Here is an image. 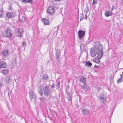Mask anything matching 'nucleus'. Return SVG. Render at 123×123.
Returning <instances> with one entry per match:
<instances>
[{"instance_id":"obj_47","label":"nucleus","mask_w":123,"mask_h":123,"mask_svg":"<svg viewBox=\"0 0 123 123\" xmlns=\"http://www.w3.org/2000/svg\"><path fill=\"white\" fill-rule=\"evenodd\" d=\"M122 78V80H123V77Z\"/></svg>"},{"instance_id":"obj_4","label":"nucleus","mask_w":123,"mask_h":123,"mask_svg":"<svg viewBox=\"0 0 123 123\" xmlns=\"http://www.w3.org/2000/svg\"><path fill=\"white\" fill-rule=\"evenodd\" d=\"M29 96L30 100L31 101L35 100V92L33 91L30 90L29 92Z\"/></svg>"},{"instance_id":"obj_43","label":"nucleus","mask_w":123,"mask_h":123,"mask_svg":"<svg viewBox=\"0 0 123 123\" xmlns=\"http://www.w3.org/2000/svg\"><path fill=\"white\" fill-rule=\"evenodd\" d=\"M2 16V13H1V14L0 15V17H1Z\"/></svg>"},{"instance_id":"obj_1","label":"nucleus","mask_w":123,"mask_h":123,"mask_svg":"<svg viewBox=\"0 0 123 123\" xmlns=\"http://www.w3.org/2000/svg\"><path fill=\"white\" fill-rule=\"evenodd\" d=\"M103 47L99 42H95V44L91 50L90 55L93 57L97 54V57L99 59H101L103 54Z\"/></svg>"},{"instance_id":"obj_34","label":"nucleus","mask_w":123,"mask_h":123,"mask_svg":"<svg viewBox=\"0 0 123 123\" xmlns=\"http://www.w3.org/2000/svg\"><path fill=\"white\" fill-rule=\"evenodd\" d=\"M55 87V85L54 84H53L51 86V88H54Z\"/></svg>"},{"instance_id":"obj_45","label":"nucleus","mask_w":123,"mask_h":123,"mask_svg":"<svg viewBox=\"0 0 123 123\" xmlns=\"http://www.w3.org/2000/svg\"><path fill=\"white\" fill-rule=\"evenodd\" d=\"M67 87H68V86Z\"/></svg>"},{"instance_id":"obj_22","label":"nucleus","mask_w":123,"mask_h":123,"mask_svg":"<svg viewBox=\"0 0 123 123\" xmlns=\"http://www.w3.org/2000/svg\"><path fill=\"white\" fill-rule=\"evenodd\" d=\"M98 60L96 59V58H95L93 59V61L95 62L96 63L98 64H99L100 62V59H99L98 58Z\"/></svg>"},{"instance_id":"obj_35","label":"nucleus","mask_w":123,"mask_h":123,"mask_svg":"<svg viewBox=\"0 0 123 123\" xmlns=\"http://www.w3.org/2000/svg\"><path fill=\"white\" fill-rule=\"evenodd\" d=\"M22 45L24 46H26V44H25V42H23L22 43Z\"/></svg>"},{"instance_id":"obj_19","label":"nucleus","mask_w":123,"mask_h":123,"mask_svg":"<svg viewBox=\"0 0 123 123\" xmlns=\"http://www.w3.org/2000/svg\"><path fill=\"white\" fill-rule=\"evenodd\" d=\"M81 89H83L84 90V91H86V89H87V88L86 87V84H83L82 86H81Z\"/></svg>"},{"instance_id":"obj_32","label":"nucleus","mask_w":123,"mask_h":123,"mask_svg":"<svg viewBox=\"0 0 123 123\" xmlns=\"http://www.w3.org/2000/svg\"><path fill=\"white\" fill-rule=\"evenodd\" d=\"M122 78H121L120 79H118L117 80V82L118 83L119 82H121L122 81H123V80H122Z\"/></svg>"},{"instance_id":"obj_17","label":"nucleus","mask_w":123,"mask_h":123,"mask_svg":"<svg viewBox=\"0 0 123 123\" xmlns=\"http://www.w3.org/2000/svg\"><path fill=\"white\" fill-rule=\"evenodd\" d=\"M112 14V13L109 11H106L105 13V16L107 17L111 16Z\"/></svg>"},{"instance_id":"obj_15","label":"nucleus","mask_w":123,"mask_h":123,"mask_svg":"<svg viewBox=\"0 0 123 123\" xmlns=\"http://www.w3.org/2000/svg\"><path fill=\"white\" fill-rule=\"evenodd\" d=\"M84 63L85 65L88 67H90L92 65V63L89 61H87L86 62H84Z\"/></svg>"},{"instance_id":"obj_24","label":"nucleus","mask_w":123,"mask_h":123,"mask_svg":"<svg viewBox=\"0 0 123 123\" xmlns=\"http://www.w3.org/2000/svg\"><path fill=\"white\" fill-rule=\"evenodd\" d=\"M39 98L40 101L42 103L44 102L45 101V99L44 97Z\"/></svg>"},{"instance_id":"obj_33","label":"nucleus","mask_w":123,"mask_h":123,"mask_svg":"<svg viewBox=\"0 0 123 123\" xmlns=\"http://www.w3.org/2000/svg\"><path fill=\"white\" fill-rule=\"evenodd\" d=\"M81 18H80V21L81 20H83L84 19V16L83 15V14H82V15H81Z\"/></svg>"},{"instance_id":"obj_28","label":"nucleus","mask_w":123,"mask_h":123,"mask_svg":"<svg viewBox=\"0 0 123 123\" xmlns=\"http://www.w3.org/2000/svg\"><path fill=\"white\" fill-rule=\"evenodd\" d=\"M43 78L45 80H47L48 79V75L46 74H45L44 75Z\"/></svg>"},{"instance_id":"obj_31","label":"nucleus","mask_w":123,"mask_h":123,"mask_svg":"<svg viewBox=\"0 0 123 123\" xmlns=\"http://www.w3.org/2000/svg\"><path fill=\"white\" fill-rule=\"evenodd\" d=\"M60 84V81H58V82L57 83L56 85V86H57L58 87V89H59V88H60V86H59V85Z\"/></svg>"},{"instance_id":"obj_5","label":"nucleus","mask_w":123,"mask_h":123,"mask_svg":"<svg viewBox=\"0 0 123 123\" xmlns=\"http://www.w3.org/2000/svg\"><path fill=\"white\" fill-rule=\"evenodd\" d=\"M23 30L21 28H19L17 31V36L20 38L23 36Z\"/></svg>"},{"instance_id":"obj_21","label":"nucleus","mask_w":123,"mask_h":123,"mask_svg":"<svg viewBox=\"0 0 123 123\" xmlns=\"http://www.w3.org/2000/svg\"><path fill=\"white\" fill-rule=\"evenodd\" d=\"M9 72V71L8 69H4L2 71V72L5 75H6L8 74Z\"/></svg>"},{"instance_id":"obj_6","label":"nucleus","mask_w":123,"mask_h":123,"mask_svg":"<svg viewBox=\"0 0 123 123\" xmlns=\"http://www.w3.org/2000/svg\"><path fill=\"white\" fill-rule=\"evenodd\" d=\"M99 97L100 98L101 102L103 103H104L106 101L105 95L102 93H101Z\"/></svg>"},{"instance_id":"obj_7","label":"nucleus","mask_w":123,"mask_h":123,"mask_svg":"<svg viewBox=\"0 0 123 123\" xmlns=\"http://www.w3.org/2000/svg\"><path fill=\"white\" fill-rule=\"evenodd\" d=\"M85 33V31H82L81 30H79L78 32L79 38L80 39H82L84 36Z\"/></svg>"},{"instance_id":"obj_12","label":"nucleus","mask_w":123,"mask_h":123,"mask_svg":"<svg viewBox=\"0 0 123 123\" xmlns=\"http://www.w3.org/2000/svg\"><path fill=\"white\" fill-rule=\"evenodd\" d=\"M6 82L7 84H9V82H11L12 80V78L10 75L9 76H6Z\"/></svg>"},{"instance_id":"obj_2","label":"nucleus","mask_w":123,"mask_h":123,"mask_svg":"<svg viewBox=\"0 0 123 123\" xmlns=\"http://www.w3.org/2000/svg\"><path fill=\"white\" fill-rule=\"evenodd\" d=\"M38 92L41 96H42L43 93L45 97H48L50 95V90L49 87L48 86L46 85L43 90L42 89L38 90Z\"/></svg>"},{"instance_id":"obj_38","label":"nucleus","mask_w":123,"mask_h":123,"mask_svg":"<svg viewBox=\"0 0 123 123\" xmlns=\"http://www.w3.org/2000/svg\"><path fill=\"white\" fill-rule=\"evenodd\" d=\"M4 35H5V34H4L3 33L1 35V37H4Z\"/></svg>"},{"instance_id":"obj_11","label":"nucleus","mask_w":123,"mask_h":123,"mask_svg":"<svg viewBox=\"0 0 123 123\" xmlns=\"http://www.w3.org/2000/svg\"><path fill=\"white\" fill-rule=\"evenodd\" d=\"M66 92L67 94V98L69 101H71V103H72L71 100L72 97H71L70 93H69L67 91V89L66 90Z\"/></svg>"},{"instance_id":"obj_25","label":"nucleus","mask_w":123,"mask_h":123,"mask_svg":"<svg viewBox=\"0 0 123 123\" xmlns=\"http://www.w3.org/2000/svg\"><path fill=\"white\" fill-rule=\"evenodd\" d=\"M12 64L13 66L16 65L17 60L16 59H14L12 60Z\"/></svg>"},{"instance_id":"obj_13","label":"nucleus","mask_w":123,"mask_h":123,"mask_svg":"<svg viewBox=\"0 0 123 123\" xmlns=\"http://www.w3.org/2000/svg\"><path fill=\"white\" fill-rule=\"evenodd\" d=\"M0 67L1 68H4L6 67V64L5 62L1 61L0 63Z\"/></svg>"},{"instance_id":"obj_30","label":"nucleus","mask_w":123,"mask_h":123,"mask_svg":"<svg viewBox=\"0 0 123 123\" xmlns=\"http://www.w3.org/2000/svg\"><path fill=\"white\" fill-rule=\"evenodd\" d=\"M26 0L27 1H26L25 2L29 3L31 4L33 2L32 0Z\"/></svg>"},{"instance_id":"obj_20","label":"nucleus","mask_w":123,"mask_h":123,"mask_svg":"<svg viewBox=\"0 0 123 123\" xmlns=\"http://www.w3.org/2000/svg\"><path fill=\"white\" fill-rule=\"evenodd\" d=\"M56 50V52L55 54L56 55L55 57L57 59H59V58L60 53L58 52V49Z\"/></svg>"},{"instance_id":"obj_42","label":"nucleus","mask_w":123,"mask_h":123,"mask_svg":"<svg viewBox=\"0 0 123 123\" xmlns=\"http://www.w3.org/2000/svg\"><path fill=\"white\" fill-rule=\"evenodd\" d=\"M11 6H10L9 8V9H10V10H11Z\"/></svg>"},{"instance_id":"obj_36","label":"nucleus","mask_w":123,"mask_h":123,"mask_svg":"<svg viewBox=\"0 0 123 123\" xmlns=\"http://www.w3.org/2000/svg\"><path fill=\"white\" fill-rule=\"evenodd\" d=\"M94 67L95 68H98L99 67V66H97L96 65H95Z\"/></svg>"},{"instance_id":"obj_39","label":"nucleus","mask_w":123,"mask_h":123,"mask_svg":"<svg viewBox=\"0 0 123 123\" xmlns=\"http://www.w3.org/2000/svg\"><path fill=\"white\" fill-rule=\"evenodd\" d=\"M22 1L23 2H25L26 1H27L26 0H20Z\"/></svg>"},{"instance_id":"obj_41","label":"nucleus","mask_w":123,"mask_h":123,"mask_svg":"<svg viewBox=\"0 0 123 123\" xmlns=\"http://www.w3.org/2000/svg\"><path fill=\"white\" fill-rule=\"evenodd\" d=\"M87 15H85V19H87Z\"/></svg>"},{"instance_id":"obj_46","label":"nucleus","mask_w":123,"mask_h":123,"mask_svg":"<svg viewBox=\"0 0 123 123\" xmlns=\"http://www.w3.org/2000/svg\"><path fill=\"white\" fill-rule=\"evenodd\" d=\"M0 11H1V12H2V10H1Z\"/></svg>"},{"instance_id":"obj_44","label":"nucleus","mask_w":123,"mask_h":123,"mask_svg":"<svg viewBox=\"0 0 123 123\" xmlns=\"http://www.w3.org/2000/svg\"><path fill=\"white\" fill-rule=\"evenodd\" d=\"M1 11H0V15L1 14V13H1Z\"/></svg>"},{"instance_id":"obj_10","label":"nucleus","mask_w":123,"mask_h":123,"mask_svg":"<svg viewBox=\"0 0 123 123\" xmlns=\"http://www.w3.org/2000/svg\"><path fill=\"white\" fill-rule=\"evenodd\" d=\"M82 113L84 115L88 114L90 112V111L88 109L86 108L82 109Z\"/></svg>"},{"instance_id":"obj_27","label":"nucleus","mask_w":123,"mask_h":123,"mask_svg":"<svg viewBox=\"0 0 123 123\" xmlns=\"http://www.w3.org/2000/svg\"><path fill=\"white\" fill-rule=\"evenodd\" d=\"M89 10V8L88 6H87L86 8H85L84 10V11L85 12L87 13L88 12Z\"/></svg>"},{"instance_id":"obj_9","label":"nucleus","mask_w":123,"mask_h":123,"mask_svg":"<svg viewBox=\"0 0 123 123\" xmlns=\"http://www.w3.org/2000/svg\"><path fill=\"white\" fill-rule=\"evenodd\" d=\"M54 11V9L52 7H49L47 9V11L49 14L50 15L51 13H53Z\"/></svg>"},{"instance_id":"obj_16","label":"nucleus","mask_w":123,"mask_h":123,"mask_svg":"<svg viewBox=\"0 0 123 123\" xmlns=\"http://www.w3.org/2000/svg\"><path fill=\"white\" fill-rule=\"evenodd\" d=\"M86 79L84 77H82L79 80L80 81L83 83L84 84H86Z\"/></svg>"},{"instance_id":"obj_29","label":"nucleus","mask_w":123,"mask_h":123,"mask_svg":"<svg viewBox=\"0 0 123 123\" xmlns=\"http://www.w3.org/2000/svg\"><path fill=\"white\" fill-rule=\"evenodd\" d=\"M110 82L111 83H112V82L113 81V77L112 76H110Z\"/></svg>"},{"instance_id":"obj_8","label":"nucleus","mask_w":123,"mask_h":123,"mask_svg":"<svg viewBox=\"0 0 123 123\" xmlns=\"http://www.w3.org/2000/svg\"><path fill=\"white\" fill-rule=\"evenodd\" d=\"M6 15L7 18L8 19L13 18L15 16V14L13 13H12L10 12L7 13Z\"/></svg>"},{"instance_id":"obj_23","label":"nucleus","mask_w":123,"mask_h":123,"mask_svg":"<svg viewBox=\"0 0 123 123\" xmlns=\"http://www.w3.org/2000/svg\"><path fill=\"white\" fill-rule=\"evenodd\" d=\"M19 19L20 21L21 22H23L25 20L24 17H23L22 16H21H21H19Z\"/></svg>"},{"instance_id":"obj_3","label":"nucleus","mask_w":123,"mask_h":123,"mask_svg":"<svg viewBox=\"0 0 123 123\" xmlns=\"http://www.w3.org/2000/svg\"><path fill=\"white\" fill-rule=\"evenodd\" d=\"M12 31L11 29L7 28L4 31L5 35L7 37H10L12 36Z\"/></svg>"},{"instance_id":"obj_37","label":"nucleus","mask_w":123,"mask_h":123,"mask_svg":"<svg viewBox=\"0 0 123 123\" xmlns=\"http://www.w3.org/2000/svg\"><path fill=\"white\" fill-rule=\"evenodd\" d=\"M96 1H95L94 0H93V2L92 3V4L94 5L95 4H96Z\"/></svg>"},{"instance_id":"obj_14","label":"nucleus","mask_w":123,"mask_h":123,"mask_svg":"<svg viewBox=\"0 0 123 123\" xmlns=\"http://www.w3.org/2000/svg\"><path fill=\"white\" fill-rule=\"evenodd\" d=\"M3 55L4 57H6L8 55V50H4L2 52Z\"/></svg>"},{"instance_id":"obj_26","label":"nucleus","mask_w":123,"mask_h":123,"mask_svg":"<svg viewBox=\"0 0 123 123\" xmlns=\"http://www.w3.org/2000/svg\"><path fill=\"white\" fill-rule=\"evenodd\" d=\"M80 46L81 50L82 49H84L85 48V44L83 43L80 44Z\"/></svg>"},{"instance_id":"obj_40","label":"nucleus","mask_w":123,"mask_h":123,"mask_svg":"<svg viewBox=\"0 0 123 123\" xmlns=\"http://www.w3.org/2000/svg\"><path fill=\"white\" fill-rule=\"evenodd\" d=\"M54 1H60L61 0H53Z\"/></svg>"},{"instance_id":"obj_18","label":"nucleus","mask_w":123,"mask_h":123,"mask_svg":"<svg viewBox=\"0 0 123 123\" xmlns=\"http://www.w3.org/2000/svg\"><path fill=\"white\" fill-rule=\"evenodd\" d=\"M41 20L44 22V25H48L49 23V22L48 20L46 19L42 18Z\"/></svg>"}]
</instances>
